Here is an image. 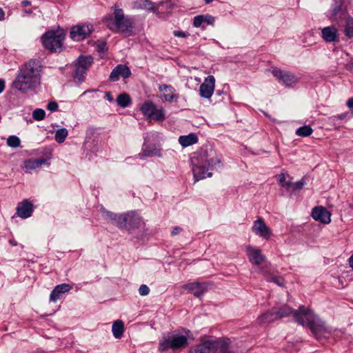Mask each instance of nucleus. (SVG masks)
Masks as SVG:
<instances>
[{"instance_id": "1", "label": "nucleus", "mask_w": 353, "mask_h": 353, "mask_svg": "<svg viewBox=\"0 0 353 353\" xmlns=\"http://www.w3.org/2000/svg\"><path fill=\"white\" fill-rule=\"evenodd\" d=\"M40 68L37 61L30 60L26 63L13 81V88L23 93L34 89L40 84Z\"/></svg>"}, {"instance_id": "2", "label": "nucleus", "mask_w": 353, "mask_h": 353, "mask_svg": "<svg viewBox=\"0 0 353 353\" xmlns=\"http://www.w3.org/2000/svg\"><path fill=\"white\" fill-rule=\"evenodd\" d=\"M191 162L195 182L207 176H212V173L209 170H213L216 165L221 163L220 159L215 157L212 150L210 152L207 150H202L195 154L191 158Z\"/></svg>"}, {"instance_id": "3", "label": "nucleus", "mask_w": 353, "mask_h": 353, "mask_svg": "<svg viewBox=\"0 0 353 353\" xmlns=\"http://www.w3.org/2000/svg\"><path fill=\"white\" fill-rule=\"evenodd\" d=\"M114 9V18L112 16L105 17L104 21L106 23L107 27L115 32H126L131 31L133 28L132 21L125 17L121 8L117 6L112 7Z\"/></svg>"}, {"instance_id": "4", "label": "nucleus", "mask_w": 353, "mask_h": 353, "mask_svg": "<svg viewBox=\"0 0 353 353\" xmlns=\"http://www.w3.org/2000/svg\"><path fill=\"white\" fill-rule=\"evenodd\" d=\"M294 316L298 323L308 327L316 337L319 334L325 332L323 325L316 321L315 315L308 308L301 307L298 310L294 311Z\"/></svg>"}, {"instance_id": "5", "label": "nucleus", "mask_w": 353, "mask_h": 353, "mask_svg": "<svg viewBox=\"0 0 353 353\" xmlns=\"http://www.w3.org/2000/svg\"><path fill=\"white\" fill-rule=\"evenodd\" d=\"M65 34L59 31H49L41 37L43 47L52 52L63 50V41Z\"/></svg>"}, {"instance_id": "6", "label": "nucleus", "mask_w": 353, "mask_h": 353, "mask_svg": "<svg viewBox=\"0 0 353 353\" xmlns=\"http://www.w3.org/2000/svg\"><path fill=\"white\" fill-rule=\"evenodd\" d=\"M187 344L188 339L185 336L175 334L163 338L159 344V350L165 352L169 349L179 350L185 347Z\"/></svg>"}, {"instance_id": "7", "label": "nucleus", "mask_w": 353, "mask_h": 353, "mask_svg": "<svg viewBox=\"0 0 353 353\" xmlns=\"http://www.w3.org/2000/svg\"><path fill=\"white\" fill-rule=\"evenodd\" d=\"M279 81V83L292 86L298 81L296 77L289 71L282 70L276 67H271L268 70Z\"/></svg>"}, {"instance_id": "8", "label": "nucleus", "mask_w": 353, "mask_h": 353, "mask_svg": "<svg viewBox=\"0 0 353 353\" xmlns=\"http://www.w3.org/2000/svg\"><path fill=\"white\" fill-rule=\"evenodd\" d=\"M214 88L215 78L212 75L208 76L200 85V96L205 99H210L214 93Z\"/></svg>"}, {"instance_id": "9", "label": "nucleus", "mask_w": 353, "mask_h": 353, "mask_svg": "<svg viewBox=\"0 0 353 353\" xmlns=\"http://www.w3.org/2000/svg\"><path fill=\"white\" fill-rule=\"evenodd\" d=\"M101 212L105 219L119 228L124 229L125 222L126 221L125 214H115L103 208L101 210Z\"/></svg>"}, {"instance_id": "10", "label": "nucleus", "mask_w": 353, "mask_h": 353, "mask_svg": "<svg viewBox=\"0 0 353 353\" xmlns=\"http://www.w3.org/2000/svg\"><path fill=\"white\" fill-rule=\"evenodd\" d=\"M245 252L248 259L252 264L259 265L263 263L264 257L261 250L250 245H248L245 246Z\"/></svg>"}, {"instance_id": "11", "label": "nucleus", "mask_w": 353, "mask_h": 353, "mask_svg": "<svg viewBox=\"0 0 353 353\" xmlns=\"http://www.w3.org/2000/svg\"><path fill=\"white\" fill-rule=\"evenodd\" d=\"M92 32V28L89 26H76L72 28L70 35L74 41H81L89 35Z\"/></svg>"}, {"instance_id": "12", "label": "nucleus", "mask_w": 353, "mask_h": 353, "mask_svg": "<svg viewBox=\"0 0 353 353\" xmlns=\"http://www.w3.org/2000/svg\"><path fill=\"white\" fill-rule=\"evenodd\" d=\"M294 311L288 306H283L280 309H273L271 312H266V321H273L278 319H281L294 314Z\"/></svg>"}, {"instance_id": "13", "label": "nucleus", "mask_w": 353, "mask_h": 353, "mask_svg": "<svg viewBox=\"0 0 353 353\" xmlns=\"http://www.w3.org/2000/svg\"><path fill=\"white\" fill-rule=\"evenodd\" d=\"M130 75L131 71L129 67L126 65L119 64L112 70L109 77V79L110 81H117L119 79V77L127 79Z\"/></svg>"}, {"instance_id": "14", "label": "nucleus", "mask_w": 353, "mask_h": 353, "mask_svg": "<svg viewBox=\"0 0 353 353\" xmlns=\"http://www.w3.org/2000/svg\"><path fill=\"white\" fill-rule=\"evenodd\" d=\"M330 216V212L323 206L315 207L312 211V218L323 223H329L331 221Z\"/></svg>"}, {"instance_id": "15", "label": "nucleus", "mask_w": 353, "mask_h": 353, "mask_svg": "<svg viewBox=\"0 0 353 353\" xmlns=\"http://www.w3.org/2000/svg\"><path fill=\"white\" fill-rule=\"evenodd\" d=\"M321 37L325 41L328 43H335L339 41V31L334 26L322 28Z\"/></svg>"}, {"instance_id": "16", "label": "nucleus", "mask_w": 353, "mask_h": 353, "mask_svg": "<svg viewBox=\"0 0 353 353\" xmlns=\"http://www.w3.org/2000/svg\"><path fill=\"white\" fill-rule=\"evenodd\" d=\"M125 218L126 221L125 222L124 229L128 230L137 229L142 223L141 217L133 212L126 213Z\"/></svg>"}, {"instance_id": "17", "label": "nucleus", "mask_w": 353, "mask_h": 353, "mask_svg": "<svg viewBox=\"0 0 353 353\" xmlns=\"http://www.w3.org/2000/svg\"><path fill=\"white\" fill-rule=\"evenodd\" d=\"M183 288L199 297L207 290V283L199 282L190 283L183 285Z\"/></svg>"}, {"instance_id": "18", "label": "nucleus", "mask_w": 353, "mask_h": 353, "mask_svg": "<svg viewBox=\"0 0 353 353\" xmlns=\"http://www.w3.org/2000/svg\"><path fill=\"white\" fill-rule=\"evenodd\" d=\"M32 204L28 200H24L20 203L17 208V214L22 219L30 217L32 215Z\"/></svg>"}, {"instance_id": "19", "label": "nucleus", "mask_w": 353, "mask_h": 353, "mask_svg": "<svg viewBox=\"0 0 353 353\" xmlns=\"http://www.w3.org/2000/svg\"><path fill=\"white\" fill-rule=\"evenodd\" d=\"M159 90L161 92H163V97L166 101L172 102L179 98L175 89L170 85H160Z\"/></svg>"}, {"instance_id": "20", "label": "nucleus", "mask_w": 353, "mask_h": 353, "mask_svg": "<svg viewBox=\"0 0 353 353\" xmlns=\"http://www.w3.org/2000/svg\"><path fill=\"white\" fill-rule=\"evenodd\" d=\"M72 289V286L67 283H62L57 285L50 293V301L52 302L57 301L61 294L69 292Z\"/></svg>"}, {"instance_id": "21", "label": "nucleus", "mask_w": 353, "mask_h": 353, "mask_svg": "<svg viewBox=\"0 0 353 353\" xmlns=\"http://www.w3.org/2000/svg\"><path fill=\"white\" fill-rule=\"evenodd\" d=\"M220 345L218 341H206L198 346L203 353H217Z\"/></svg>"}, {"instance_id": "22", "label": "nucleus", "mask_w": 353, "mask_h": 353, "mask_svg": "<svg viewBox=\"0 0 353 353\" xmlns=\"http://www.w3.org/2000/svg\"><path fill=\"white\" fill-rule=\"evenodd\" d=\"M46 161L47 160L43 158L39 159H27L23 163V168L26 172H28L29 171L35 170L41 166L43 164H45Z\"/></svg>"}, {"instance_id": "23", "label": "nucleus", "mask_w": 353, "mask_h": 353, "mask_svg": "<svg viewBox=\"0 0 353 353\" xmlns=\"http://www.w3.org/2000/svg\"><path fill=\"white\" fill-rule=\"evenodd\" d=\"M345 16L346 13L342 8V1L341 0H339V2L336 1L335 6L332 10L330 19L332 21H339V20L345 18Z\"/></svg>"}, {"instance_id": "24", "label": "nucleus", "mask_w": 353, "mask_h": 353, "mask_svg": "<svg viewBox=\"0 0 353 353\" xmlns=\"http://www.w3.org/2000/svg\"><path fill=\"white\" fill-rule=\"evenodd\" d=\"M266 281L274 283L276 285L283 287L285 285V280L279 272H270L266 270Z\"/></svg>"}, {"instance_id": "25", "label": "nucleus", "mask_w": 353, "mask_h": 353, "mask_svg": "<svg viewBox=\"0 0 353 353\" xmlns=\"http://www.w3.org/2000/svg\"><path fill=\"white\" fill-rule=\"evenodd\" d=\"M179 143L184 148L188 147L198 142V137L194 133L188 135L180 136L179 138Z\"/></svg>"}, {"instance_id": "26", "label": "nucleus", "mask_w": 353, "mask_h": 353, "mask_svg": "<svg viewBox=\"0 0 353 353\" xmlns=\"http://www.w3.org/2000/svg\"><path fill=\"white\" fill-rule=\"evenodd\" d=\"M112 331L116 339H121L124 332V323L121 320H117L112 324Z\"/></svg>"}, {"instance_id": "27", "label": "nucleus", "mask_w": 353, "mask_h": 353, "mask_svg": "<svg viewBox=\"0 0 353 353\" xmlns=\"http://www.w3.org/2000/svg\"><path fill=\"white\" fill-rule=\"evenodd\" d=\"M143 154L145 157H161V152L160 150L154 145H144L143 148Z\"/></svg>"}, {"instance_id": "28", "label": "nucleus", "mask_w": 353, "mask_h": 353, "mask_svg": "<svg viewBox=\"0 0 353 353\" xmlns=\"http://www.w3.org/2000/svg\"><path fill=\"white\" fill-rule=\"evenodd\" d=\"M93 59L91 56H80L76 63V65L87 70L92 64Z\"/></svg>"}, {"instance_id": "29", "label": "nucleus", "mask_w": 353, "mask_h": 353, "mask_svg": "<svg viewBox=\"0 0 353 353\" xmlns=\"http://www.w3.org/2000/svg\"><path fill=\"white\" fill-rule=\"evenodd\" d=\"M155 105L150 101L145 102L141 108L142 113L148 118L152 117L156 109Z\"/></svg>"}, {"instance_id": "30", "label": "nucleus", "mask_w": 353, "mask_h": 353, "mask_svg": "<svg viewBox=\"0 0 353 353\" xmlns=\"http://www.w3.org/2000/svg\"><path fill=\"white\" fill-rule=\"evenodd\" d=\"M252 230L256 234L262 237L265 236V223L262 218H259L254 221Z\"/></svg>"}, {"instance_id": "31", "label": "nucleus", "mask_w": 353, "mask_h": 353, "mask_svg": "<svg viewBox=\"0 0 353 353\" xmlns=\"http://www.w3.org/2000/svg\"><path fill=\"white\" fill-rule=\"evenodd\" d=\"M117 102L121 107H128L131 103V99L128 94L123 93L117 97Z\"/></svg>"}, {"instance_id": "32", "label": "nucleus", "mask_w": 353, "mask_h": 353, "mask_svg": "<svg viewBox=\"0 0 353 353\" xmlns=\"http://www.w3.org/2000/svg\"><path fill=\"white\" fill-rule=\"evenodd\" d=\"M75 67H76V69H75L74 73L73 74V78L75 81L82 82L85 78V74L87 70H85L83 68H80L79 66H78L76 64H75Z\"/></svg>"}, {"instance_id": "33", "label": "nucleus", "mask_w": 353, "mask_h": 353, "mask_svg": "<svg viewBox=\"0 0 353 353\" xmlns=\"http://www.w3.org/2000/svg\"><path fill=\"white\" fill-rule=\"evenodd\" d=\"M135 3L139 8L154 10V3L150 0H137Z\"/></svg>"}, {"instance_id": "34", "label": "nucleus", "mask_w": 353, "mask_h": 353, "mask_svg": "<svg viewBox=\"0 0 353 353\" xmlns=\"http://www.w3.org/2000/svg\"><path fill=\"white\" fill-rule=\"evenodd\" d=\"M312 132L313 130L310 125L300 127L296 130V134L302 137H308L312 134Z\"/></svg>"}, {"instance_id": "35", "label": "nucleus", "mask_w": 353, "mask_h": 353, "mask_svg": "<svg viewBox=\"0 0 353 353\" xmlns=\"http://www.w3.org/2000/svg\"><path fill=\"white\" fill-rule=\"evenodd\" d=\"M68 130L65 128H61L56 131L55 132V140L57 143H61L65 140L68 136Z\"/></svg>"}, {"instance_id": "36", "label": "nucleus", "mask_w": 353, "mask_h": 353, "mask_svg": "<svg viewBox=\"0 0 353 353\" xmlns=\"http://www.w3.org/2000/svg\"><path fill=\"white\" fill-rule=\"evenodd\" d=\"M344 34L350 39L353 37V18H349L347 20L344 29Z\"/></svg>"}, {"instance_id": "37", "label": "nucleus", "mask_w": 353, "mask_h": 353, "mask_svg": "<svg viewBox=\"0 0 353 353\" xmlns=\"http://www.w3.org/2000/svg\"><path fill=\"white\" fill-rule=\"evenodd\" d=\"M305 183L303 181H296L295 183L288 182V185H286V188L288 190H292V191L301 190L305 185Z\"/></svg>"}, {"instance_id": "38", "label": "nucleus", "mask_w": 353, "mask_h": 353, "mask_svg": "<svg viewBox=\"0 0 353 353\" xmlns=\"http://www.w3.org/2000/svg\"><path fill=\"white\" fill-rule=\"evenodd\" d=\"M21 141L19 137L14 135L10 136L7 139V144L12 148H17L20 145Z\"/></svg>"}, {"instance_id": "39", "label": "nucleus", "mask_w": 353, "mask_h": 353, "mask_svg": "<svg viewBox=\"0 0 353 353\" xmlns=\"http://www.w3.org/2000/svg\"><path fill=\"white\" fill-rule=\"evenodd\" d=\"M220 353H245L243 350H240L238 348H228L225 346L223 344L220 345Z\"/></svg>"}, {"instance_id": "40", "label": "nucleus", "mask_w": 353, "mask_h": 353, "mask_svg": "<svg viewBox=\"0 0 353 353\" xmlns=\"http://www.w3.org/2000/svg\"><path fill=\"white\" fill-rule=\"evenodd\" d=\"M46 112L44 110L37 108L32 112V117L36 121H42L45 118Z\"/></svg>"}, {"instance_id": "41", "label": "nucleus", "mask_w": 353, "mask_h": 353, "mask_svg": "<svg viewBox=\"0 0 353 353\" xmlns=\"http://www.w3.org/2000/svg\"><path fill=\"white\" fill-rule=\"evenodd\" d=\"M150 119H154L159 121H162L165 119V114L163 109H155V111H154V114H152V117H150Z\"/></svg>"}, {"instance_id": "42", "label": "nucleus", "mask_w": 353, "mask_h": 353, "mask_svg": "<svg viewBox=\"0 0 353 353\" xmlns=\"http://www.w3.org/2000/svg\"><path fill=\"white\" fill-rule=\"evenodd\" d=\"M347 115H348V113L347 112H345V113H342L341 114L333 116V117H331L329 118V121L330 123H335V122L338 119L343 120V119H345L347 117Z\"/></svg>"}, {"instance_id": "43", "label": "nucleus", "mask_w": 353, "mask_h": 353, "mask_svg": "<svg viewBox=\"0 0 353 353\" xmlns=\"http://www.w3.org/2000/svg\"><path fill=\"white\" fill-rule=\"evenodd\" d=\"M202 23H203V15H197L194 17L193 25L196 28H199L201 26Z\"/></svg>"}, {"instance_id": "44", "label": "nucleus", "mask_w": 353, "mask_h": 353, "mask_svg": "<svg viewBox=\"0 0 353 353\" xmlns=\"http://www.w3.org/2000/svg\"><path fill=\"white\" fill-rule=\"evenodd\" d=\"M139 292L141 296H146L150 292V289L146 285H141L139 288Z\"/></svg>"}, {"instance_id": "45", "label": "nucleus", "mask_w": 353, "mask_h": 353, "mask_svg": "<svg viewBox=\"0 0 353 353\" xmlns=\"http://www.w3.org/2000/svg\"><path fill=\"white\" fill-rule=\"evenodd\" d=\"M203 23H205L208 25H212L214 22V17L211 15H203Z\"/></svg>"}, {"instance_id": "46", "label": "nucleus", "mask_w": 353, "mask_h": 353, "mask_svg": "<svg viewBox=\"0 0 353 353\" xmlns=\"http://www.w3.org/2000/svg\"><path fill=\"white\" fill-rule=\"evenodd\" d=\"M278 178V180L279 181V183L281 186L286 188V185H288V182H285V176L284 174H281L276 176Z\"/></svg>"}, {"instance_id": "47", "label": "nucleus", "mask_w": 353, "mask_h": 353, "mask_svg": "<svg viewBox=\"0 0 353 353\" xmlns=\"http://www.w3.org/2000/svg\"><path fill=\"white\" fill-rule=\"evenodd\" d=\"M47 108L52 112L55 111L58 108V104L55 101H51L48 103Z\"/></svg>"}, {"instance_id": "48", "label": "nucleus", "mask_w": 353, "mask_h": 353, "mask_svg": "<svg viewBox=\"0 0 353 353\" xmlns=\"http://www.w3.org/2000/svg\"><path fill=\"white\" fill-rule=\"evenodd\" d=\"M97 50L99 52H105L108 50L106 43H102L97 46Z\"/></svg>"}, {"instance_id": "49", "label": "nucleus", "mask_w": 353, "mask_h": 353, "mask_svg": "<svg viewBox=\"0 0 353 353\" xmlns=\"http://www.w3.org/2000/svg\"><path fill=\"white\" fill-rule=\"evenodd\" d=\"M174 36L178 37H186L188 35V34L184 32L176 31V30L174 32Z\"/></svg>"}, {"instance_id": "50", "label": "nucleus", "mask_w": 353, "mask_h": 353, "mask_svg": "<svg viewBox=\"0 0 353 353\" xmlns=\"http://www.w3.org/2000/svg\"><path fill=\"white\" fill-rule=\"evenodd\" d=\"M188 353H203L202 350L197 345L194 349L190 350Z\"/></svg>"}, {"instance_id": "51", "label": "nucleus", "mask_w": 353, "mask_h": 353, "mask_svg": "<svg viewBox=\"0 0 353 353\" xmlns=\"http://www.w3.org/2000/svg\"><path fill=\"white\" fill-rule=\"evenodd\" d=\"M347 106L350 109H353V97H351L347 100Z\"/></svg>"}, {"instance_id": "52", "label": "nucleus", "mask_w": 353, "mask_h": 353, "mask_svg": "<svg viewBox=\"0 0 353 353\" xmlns=\"http://www.w3.org/2000/svg\"><path fill=\"white\" fill-rule=\"evenodd\" d=\"M105 99L110 102H112L113 101V97H112L111 93L109 92H107L105 93Z\"/></svg>"}, {"instance_id": "53", "label": "nucleus", "mask_w": 353, "mask_h": 353, "mask_svg": "<svg viewBox=\"0 0 353 353\" xmlns=\"http://www.w3.org/2000/svg\"><path fill=\"white\" fill-rule=\"evenodd\" d=\"M181 230V229L179 227H176L173 229L172 234V235H176L180 232Z\"/></svg>"}, {"instance_id": "54", "label": "nucleus", "mask_w": 353, "mask_h": 353, "mask_svg": "<svg viewBox=\"0 0 353 353\" xmlns=\"http://www.w3.org/2000/svg\"><path fill=\"white\" fill-rule=\"evenodd\" d=\"M5 88V81L2 79H0V93H1Z\"/></svg>"}, {"instance_id": "55", "label": "nucleus", "mask_w": 353, "mask_h": 353, "mask_svg": "<svg viewBox=\"0 0 353 353\" xmlns=\"http://www.w3.org/2000/svg\"><path fill=\"white\" fill-rule=\"evenodd\" d=\"M266 240L272 235V233L268 228L266 227Z\"/></svg>"}, {"instance_id": "56", "label": "nucleus", "mask_w": 353, "mask_h": 353, "mask_svg": "<svg viewBox=\"0 0 353 353\" xmlns=\"http://www.w3.org/2000/svg\"><path fill=\"white\" fill-rule=\"evenodd\" d=\"M21 5L23 6H28L29 5H30V1H28V0H23L22 2H21Z\"/></svg>"}, {"instance_id": "57", "label": "nucleus", "mask_w": 353, "mask_h": 353, "mask_svg": "<svg viewBox=\"0 0 353 353\" xmlns=\"http://www.w3.org/2000/svg\"><path fill=\"white\" fill-rule=\"evenodd\" d=\"M4 15L5 14L3 10L1 8H0V21L4 19Z\"/></svg>"}, {"instance_id": "58", "label": "nucleus", "mask_w": 353, "mask_h": 353, "mask_svg": "<svg viewBox=\"0 0 353 353\" xmlns=\"http://www.w3.org/2000/svg\"><path fill=\"white\" fill-rule=\"evenodd\" d=\"M349 263H350V267L353 269V254L350 256V258L349 259Z\"/></svg>"}, {"instance_id": "59", "label": "nucleus", "mask_w": 353, "mask_h": 353, "mask_svg": "<svg viewBox=\"0 0 353 353\" xmlns=\"http://www.w3.org/2000/svg\"><path fill=\"white\" fill-rule=\"evenodd\" d=\"M259 323H263V315L262 314L261 316H260L258 319Z\"/></svg>"}, {"instance_id": "60", "label": "nucleus", "mask_w": 353, "mask_h": 353, "mask_svg": "<svg viewBox=\"0 0 353 353\" xmlns=\"http://www.w3.org/2000/svg\"><path fill=\"white\" fill-rule=\"evenodd\" d=\"M204 1H205V2L207 4H208V3H211V2H212V1H213V0H204Z\"/></svg>"}, {"instance_id": "61", "label": "nucleus", "mask_w": 353, "mask_h": 353, "mask_svg": "<svg viewBox=\"0 0 353 353\" xmlns=\"http://www.w3.org/2000/svg\"><path fill=\"white\" fill-rule=\"evenodd\" d=\"M190 332V330H188V331H186V332H185V333H186L187 334H188Z\"/></svg>"}]
</instances>
